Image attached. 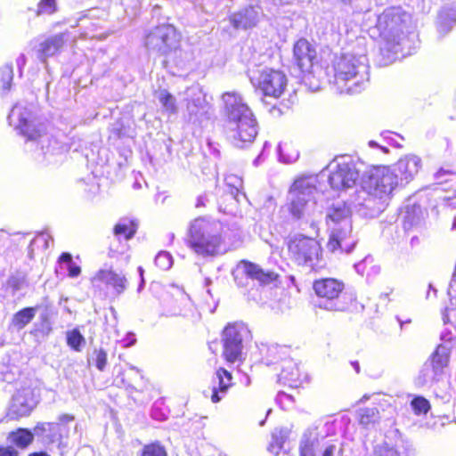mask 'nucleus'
<instances>
[{
    "mask_svg": "<svg viewBox=\"0 0 456 456\" xmlns=\"http://www.w3.org/2000/svg\"><path fill=\"white\" fill-rule=\"evenodd\" d=\"M223 99L225 137L239 148L252 143L257 135V122L252 110L237 93H224Z\"/></svg>",
    "mask_w": 456,
    "mask_h": 456,
    "instance_id": "nucleus-1",
    "label": "nucleus"
},
{
    "mask_svg": "<svg viewBox=\"0 0 456 456\" xmlns=\"http://www.w3.org/2000/svg\"><path fill=\"white\" fill-rule=\"evenodd\" d=\"M236 286L248 300H256L260 296L258 287H265L279 280L274 271L265 270L258 264L248 259L240 260L232 272Z\"/></svg>",
    "mask_w": 456,
    "mask_h": 456,
    "instance_id": "nucleus-2",
    "label": "nucleus"
},
{
    "mask_svg": "<svg viewBox=\"0 0 456 456\" xmlns=\"http://www.w3.org/2000/svg\"><path fill=\"white\" fill-rule=\"evenodd\" d=\"M187 236V246L200 256L216 255L224 242L221 224L205 217L193 219Z\"/></svg>",
    "mask_w": 456,
    "mask_h": 456,
    "instance_id": "nucleus-3",
    "label": "nucleus"
},
{
    "mask_svg": "<svg viewBox=\"0 0 456 456\" xmlns=\"http://www.w3.org/2000/svg\"><path fill=\"white\" fill-rule=\"evenodd\" d=\"M287 250L292 261L297 265L310 268L312 272L320 273L325 266L319 265L323 250L316 238L297 234L287 241Z\"/></svg>",
    "mask_w": 456,
    "mask_h": 456,
    "instance_id": "nucleus-4",
    "label": "nucleus"
},
{
    "mask_svg": "<svg viewBox=\"0 0 456 456\" xmlns=\"http://www.w3.org/2000/svg\"><path fill=\"white\" fill-rule=\"evenodd\" d=\"M398 185V176L388 167H373L363 180L362 188L373 201L385 202Z\"/></svg>",
    "mask_w": 456,
    "mask_h": 456,
    "instance_id": "nucleus-5",
    "label": "nucleus"
},
{
    "mask_svg": "<svg viewBox=\"0 0 456 456\" xmlns=\"http://www.w3.org/2000/svg\"><path fill=\"white\" fill-rule=\"evenodd\" d=\"M181 41L180 32L169 23L155 26L144 37V45L164 57L180 50Z\"/></svg>",
    "mask_w": 456,
    "mask_h": 456,
    "instance_id": "nucleus-6",
    "label": "nucleus"
},
{
    "mask_svg": "<svg viewBox=\"0 0 456 456\" xmlns=\"http://www.w3.org/2000/svg\"><path fill=\"white\" fill-rule=\"evenodd\" d=\"M312 288L322 307L330 311H346L347 307L341 304V299L346 296V285L342 280L319 278L313 281Z\"/></svg>",
    "mask_w": 456,
    "mask_h": 456,
    "instance_id": "nucleus-7",
    "label": "nucleus"
},
{
    "mask_svg": "<svg viewBox=\"0 0 456 456\" xmlns=\"http://www.w3.org/2000/svg\"><path fill=\"white\" fill-rule=\"evenodd\" d=\"M315 191L316 186L311 175H301L294 180L289 190L292 200L287 205L292 220H299L304 217L307 203L314 200Z\"/></svg>",
    "mask_w": 456,
    "mask_h": 456,
    "instance_id": "nucleus-8",
    "label": "nucleus"
},
{
    "mask_svg": "<svg viewBox=\"0 0 456 456\" xmlns=\"http://www.w3.org/2000/svg\"><path fill=\"white\" fill-rule=\"evenodd\" d=\"M327 75L332 78V83L340 93H350L348 85L357 76V67L353 56L335 54L331 62L327 66Z\"/></svg>",
    "mask_w": 456,
    "mask_h": 456,
    "instance_id": "nucleus-9",
    "label": "nucleus"
},
{
    "mask_svg": "<svg viewBox=\"0 0 456 456\" xmlns=\"http://www.w3.org/2000/svg\"><path fill=\"white\" fill-rule=\"evenodd\" d=\"M8 123L28 141H37L44 134L39 125L36 124V115L27 106L15 103L9 115Z\"/></svg>",
    "mask_w": 456,
    "mask_h": 456,
    "instance_id": "nucleus-10",
    "label": "nucleus"
},
{
    "mask_svg": "<svg viewBox=\"0 0 456 456\" xmlns=\"http://www.w3.org/2000/svg\"><path fill=\"white\" fill-rule=\"evenodd\" d=\"M376 27L387 40L400 39L407 30L406 13L397 7L387 8L378 16Z\"/></svg>",
    "mask_w": 456,
    "mask_h": 456,
    "instance_id": "nucleus-11",
    "label": "nucleus"
},
{
    "mask_svg": "<svg viewBox=\"0 0 456 456\" xmlns=\"http://www.w3.org/2000/svg\"><path fill=\"white\" fill-rule=\"evenodd\" d=\"M243 327L229 323L222 331V356L229 364L243 361Z\"/></svg>",
    "mask_w": 456,
    "mask_h": 456,
    "instance_id": "nucleus-12",
    "label": "nucleus"
},
{
    "mask_svg": "<svg viewBox=\"0 0 456 456\" xmlns=\"http://www.w3.org/2000/svg\"><path fill=\"white\" fill-rule=\"evenodd\" d=\"M250 79L264 95L273 98L280 97L287 86L286 75L281 70L270 68L262 69L258 77Z\"/></svg>",
    "mask_w": 456,
    "mask_h": 456,
    "instance_id": "nucleus-13",
    "label": "nucleus"
},
{
    "mask_svg": "<svg viewBox=\"0 0 456 456\" xmlns=\"http://www.w3.org/2000/svg\"><path fill=\"white\" fill-rule=\"evenodd\" d=\"M294 64L303 75L314 72L318 64V53L315 47L305 38L297 40L293 45Z\"/></svg>",
    "mask_w": 456,
    "mask_h": 456,
    "instance_id": "nucleus-14",
    "label": "nucleus"
},
{
    "mask_svg": "<svg viewBox=\"0 0 456 456\" xmlns=\"http://www.w3.org/2000/svg\"><path fill=\"white\" fill-rule=\"evenodd\" d=\"M359 174L350 162H338L329 175V183L336 191L352 188L357 182Z\"/></svg>",
    "mask_w": 456,
    "mask_h": 456,
    "instance_id": "nucleus-15",
    "label": "nucleus"
},
{
    "mask_svg": "<svg viewBox=\"0 0 456 456\" xmlns=\"http://www.w3.org/2000/svg\"><path fill=\"white\" fill-rule=\"evenodd\" d=\"M320 438L316 430H308L303 435L299 444L300 456H335L336 444H324L320 449Z\"/></svg>",
    "mask_w": 456,
    "mask_h": 456,
    "instance_id": "nucleus-16",
    "label": "nucleus"
},
{
    "mask_svg": "<svg viewBox=\"0 0 456 456\" xmlns=\"http://www.w3.org/2000/svg\"><path fill=\"white\" fill-rule=\"evenodd\" d=\"M94 289H101L102 285L112 288L115 294H122L127 287V281L125 275L117 273L112 268L100 269L90 279Z\"/></svg>",
    "mask_w": 456,
    "mask_h": 456,
    "instance_id": "nucleus-17",
    "label": "nucleus"
},
{
    "mask_svg": "<svg viewBox=\"0 0 456 456\" xmlns=\"http://www.w3.org/2000/svg\"><path fill=\"white\" fill-rule=\"evenodd\" d=\"M65 45V34L59 33L45 38L37 49V57L45 61L61 51Z\"/></svg>",
    "mask_w": 456,
    "mask_h": 456,
    "instance_id": "nucleus-18",
    "label": "nucleus"
},
{
    "mask_svg": "<svg viewBox=\"0 0 456 456\" xmlns=\"http://www.w3.org/2000/svg\"><path fill=\"white\" fill-rule=\"evenodd\" d=\"M280 379L284 386H288L291 388L304 387L305 384L310 382L308 374L296 364L282 369L280 374Z\"/></svg>",
    "mask_w": 456,
    "mask_h": 456,
    "instance_id": "nucleus-19",
    "label": "nucleus"
},
{
    "mask_svg": "<svg viewBox=\"0 0 456 456\" xmlns=\"http://www.w3.org/2000/svg\"><path fill=\"white\" fill-rule=\"evenodd\" d=\"M218 380V386L213 387L210 396L211 402L217 403L222 400V396L227 393L228 389L233 386L232 375L226 369L220 367L216 371Z\"/></svg>",
    "mask_w": 456,
    "mask_h": 456,
    "instance_id": "nucleus-20",
    "label": "nucleus"
},
{
    "mask_svg": "<svg viewBox=\"0 0 456 456\" xmlns=\"http://www.w3.org/2000/svg\"><path fill=\"white\" fill-rule=\"evenodd\" d=\"M229 20L233 28L237 29H247L252 28L256 26L257 22L256 12L251 6L232 13Z\"/></svg>",
    "mask_w": 456,
    "mask_h": 456,
    "instance_id": "nucleus-21",
    "label": "nucleus"
},
{
    "mask_svg": "<svg viewBox=\"0 0 456 456\" xmlns=\"http://www.w3.org/2000/svg\"><path fill=\"white\" fill-rule=\"evenodd\" d=\"M34 431L37 436H42L47 444H54L62 440L61 426L55 422H39L35 426Z\"/></svg>",
    "mask_w": 456,
    "mask_h": 456,
    "instance_id": "nucleus-22",
    "label": "nucleus"
},
{
    "mask_svg": "<svg viewBox=\"0 0 456 456\" xmlns=\"http://www.w3.org/2000/svg\"><path fill=\"white\" fill-rule=\"evenodd\" d=\"M450 361L449 350L439 345L429 357L431 369L436 376L440 375L448 366Z\"/></svg>",
    "mask_w": 456,
    "mask_h": 456,
    "instance_id": "nucleus-23",
    "label": "nucleus"
},
{
    "mask_svg": "<svg viewBox=\"0 0 456 456\" xmlns=\"http://www.w3.org/2000/svg\"><path fill=\"white\" fill-rule=\"evenodd\" d=\"M138 225L135 219L122 218L113 226V234L118 239L130 240L136 234Z\"/></svg>",
    "mask_w": 456,
    "mask_h": 456,
    "instance_id": "nucleus-24",
    "label": "nucleus"
},
{
    "mask_svg": "<svg viewBox=\"0 0 456 456\" xmlns=\"http://www.w3.org/2000/svg\"><path fill=\"white\" fill-rule=\"evenodd\" d=\"M8 439L17 448L24 450L34 441V434L25 428H18L8 434Z\"/></svg>",
    "mask_w": 456,
    "mask_h": 456,
    "instance_id": "nucleus-25",
    "label": "nucleus"
},
{
    "mask_svg": "<svg viewBox=\"0 0 456 456\" xmlns=\"http://www.w3.org/2000/svg\"><path fill=\"white\" fill-rule=\"evenodd\" d=\"M37 310V306L21 308L12 315L10 325L17 330L24 329L35 318Z\"/></svg>",
    "mask_w": 456,
    "mask_h": 456,
    "instance_id": "nucleus-26",
    "label": "nucleus"
},
{
    "mask_svg": "<svg viewBox=\"0 0 456 456\" xmlns=\"http://www.w3.org/2000/svg\"><path fill=\"white\" fill-rule=\"evenodd\" d=\"M379 418V411L376 407H365L357 411V420L363 427L374 425Z\"/></svg>",
    "mask_w": 456,
    "mask_h": 456,
    "instance_id": "nucleus-27",
    "label": "nucleus"
},
{
    "mask_svg": "<svg viewBox=\"0 0 456 456\" xmlns=\"http://www.w3.org/2000/svg\"><path fill=\"white\" fill-rule=\"evenodd\" d=\"M286 440L287 436L282 430L273 432L267 447L268 452L274 456H279L283 450Z\"/></svg>",
    "mask_w": 456,
    "mask_h": 456,
    "instance_id": "nucleus-28",
    "label": "nucleus"
},
{
    "mask_svg": "<svg viewBox=\"0 0 456 456\" xmlns=\"http://www.w3.org/2000/svg\"><path fill=\"white\" fill-rule=\"evenodd\" d=\"M53 331L52 322L49 314H42L40 315V322L36 325L32 330L35 336L47 337Z\"/></svg>",
    "mask_w": 456,
    "mask_h": 456,
    "instance_id": "nucleus-29",
    "label": "nucleus"
},
{
    "mask_svg": "<svg viewBox=\"0 0 456 456\" xmlns=\"http://www.w3.org/2000/svg\"><path fill=\"white\" fill-rule=\"evenodd\" d=\"M66 341L72 350L79 352L85 344V338L77 329H73L67 332Z\"/></svg>",
    "mask_w": 456,
    "mask_h": 456,
    "instance_id": "nucleus-30",
    "label": "nucleus"
},
{
    "mask_svg": "<svg viewBox=\"0 0 456 456\" xmlns=\"http://www.w3.org/2000/svg\"><path fill=\"white\" fill-rule=\"evenodd\" d=\"M328 219L334 224L340 223L349 217V209L345 204L332 207L328 214Z\"/></svg>",
    "mask_w": 456,
    "mask_h": 456,
    "instance_id": "nucleus-31",
    "label": "nucleus"
},
{
    "mask_svg": "<svg viewBox=\"0 0 456 456\" xmlns=\"http://www.w3.org/2000/svg\"><path fill=\"white\" fill-rule=\"evenodd\" d=\"M141 456H167V453L160 443L153 442L142 447Z\"/></svg>",
    "mask_w": 456,
    "mask_h": 456,
    "instance_id": "nucleus-32",
    "label": "nucleus"
},
{
    "mask_svg": "<svg viewBox=\"0 0 456 456\" xmlns=\"http://www.w3.org/2000/svg\"><path fill=\"white\" fill-rule=\"evenodd\" d=\"M159 101L165 110L168 111L169 113H175L177 111L175 99L168 91H161L159 96Z\"/></svg>",
    "mask_w": 456,
    "mask_h": 456,
    "instance_id": "nucleus-33",
    "label": "nucleus"
},
{
    "mask_svg": "<svg viewBox=\"0 0 456 456\" xmlns=\"http://www.w3.org/2000/svg\"><path fill=\"white\" fill-rule=\"evenodd\" d=\"M411 408L416 415L427 414L431 406L428 399L423 396H415L411 402Z\"/></svg>",
    "mask_w": 456,
    "mask_h": 456,
    "instance_id": "nucleus-34",
    "label": "nucleus"
},
{
    "mask_svg": "<svg viewBox=\"0 0 456 456\" xmlns=\"http://www.w3.org/2000/svg\"><path fill=\"white\" fill-rule=\"evenodd\" d=\"M57 1L56 0H40L37 4L36 14L40 15H52L57 12Z\"/></svg>",
    "mask_w": 456,
    "mask_h": 456,
    "instance_id": "nucleus-35",
    "label": "nucleus"
},
{
    "mask_svg": "<svg viewBox=\"0 0 456 456\" xmlns=\"http://www.w3.org/2000/svg\"><path fill=\"white\" fill-rule=\"evenodd\" d=\"M154 263L159 269L168 270L173 265V257L168 252L160 251L157 254Z\"/></svg>",
    "mask_w": 456,
    "mask_h": 456,
    "instance_id": "nucleus-36",
    "label": "nucleus"
},
{
    "mask_svg": "<svg viewBox=\"0 0 456 456\" xmlns=\"http://www.w3.org/2000/svg\"><path fill=\"white\" fill-rule=\"evenodd\" d=\"M344 237H342L338 232H332L327 242V248L330 252L334 253L342 248V241Z\"/></svg>",
    "mask_w": 456,
    "mask_h": 456,
    "instance_id": "nucleus-37",
    "label": "nucleus"
},
{
    "mask_svg": "<svg viewBox=\"0 0 456 456\" xmlns=\"http://www.w3.org/2000/svg\"><path fill=\"white\" fill-rule=\"evenodd\" d=\"M186 108L189 113V118L196 117L200 110H203L204 106L200 102L194 99H188Z\"/></svg>",
    "mask_w": 456,
    "mask_h": 456,
    "instance_id": "nucleus-38",
    "label": "nucleus"
},
{
    "mask_svg": "<svg viewBox=\"0 0 456 456\" xmlns=\"http://www.w3.org/2000/svg\"><path fill=\"white\" fill-rule=\"evenodd\" d=\"M95 365L100 371H102L107 364V353L104 349L100 348L94 351Z\"/></svg>",
    "mask_w": 456,
    "mask_h": 456,
    "instance_id": "nucleus-39",
    "label": "nucleus"
},
{
    "mask_svg": "<svg viewBox=\"0 0 456 456\" xmlns=\"http://www.w3.org/2000/svg\"><path fill=\"white\" fill-rule=\"evenodd\" d=\"M12 70H4L0 77V88L3 91H9L12 87Z\"/></svg>",
    "mask_w": 456,
    "mask_h": 456,
    "instance_id": "nucleus-40",
    "label": "nucleus"
},
{
    "mask_svg": "<svg viewBox=\"0 0 456 456\" xmlns=\"http://www.w3.org/2000/svg\"><path fill=\"white\" fill-rule=\"evenodd\" d=\"M374 456H403L395 448L387 444L379 446L374 452Z\"/></svg>",
    "mask_w": 456,
    "mask_h": 456,
    "instance_id": "nucleus-41",
    "label": "nucleus"
},
{
    "mask_svg": "<svg viewBox=\"0 0 456 456\" xmlns=\"http://www.w3.org/2000/svg\"><path fill=\"white\" fill-rule=\"evenodd\" d=\"M0 456H20V452L13 445L0 444Z\"/></svg>",
    "mask_w": 456,
    "mask_h": 456,
    "instance_id": "nucleus-42",
    "label": "nucleus"
},
{
    "mask_svg": "<svg viewBox=\"0 0 456 456\" xmlns=\"http://www.w3.org/2000/svg\"><path fill=\"white\" fill-rule=\"evenodd\" d=\"M81 273V268L76 264H70L68 267V275L70 278H76Z\"/></svg>",
    "mask_w": 456,
    "mask_h": 456,
    "instance_id": "nucleus-43",
    "label": "nucleus"
},
{
    "mask_svg": "<svg viewBox=\"0 0 456 456\" xmlns=\"http://www.w3.org/2000/svg\"><path fill=\"white\" fill-rule=\"evenodd\" d=\"M229 194H231L237 202H240L246 198L245 193L239 189H232L229 191Z\"/></svg>",
    "mask_w": 456,
    "mask_h": 456,
    "instance_id": "nucleus-44",
    "label": "nucleus"
},
{
    "mask_svg": "<svg viewBox=\"0 0 456 456\" xmlns=\"http://www.w3.org/2000/svg\"><path fill=\"white\" fill-rule=\"evenodd\" d=\"M37 239H40L44 241V246L45 248H48V241L49 240H51V236L47 233H45V232H40L37 234V238L33 240H31L30 242V246L33 245V243L37 240Z\"/></svg>",
    "mask_w": 456,
    "mask_h": 456,
    "instance_id": "nucleus-45",
    "label": "nucleus"
},
{
    "mask_svg": "<svg viewBox=\"0 0 456 456\" xmlns=\"http://www.w3.org/2000/svg\"><path fill=\"white\" fill-rule=\"evenodd\" d=\"M59 263H68L69 265L72 263V256L69 252H63L61 253L58 257Z\"/></svg>",
    "mask_w": 456,
    "mask_h": 456,
    "instance_id": "nucleus-46",
    "label": "nucleus"
},
{
    "mask_svg": "<svg viewBox=\"0 0 456 456\" xmlns=\"http://www.w3.org/2000/svg\"><path fill=\"white\" fill-rule=\"evenodd\" d=\"M111 133L115 137L120 138L124 135L125 126L121 124L119 127L111 129Z\"/></svg>",
    "mask_w": 456,
    "mask_h": 456,
    "instance_id": "nucleus-47",
    "label": "nucleus"
},
{
    "mask_svg": "<svg viewBox=\"0 0 456 456\" xmlns=\"http://www.w3.org/2000/svg\"><path fill=\"white\" fill-rule=\"evenodd\" d=\"M206 198L204 196H200L196 200L195 206L197 208H201L205 206Z\"/></svg>",
    "mask_w": 456,
    "mask_h": 456,
    "instance_id": "nucleus-48",
    "label": "nucleus"
},
{
    "mask_svg": "<svg viewBox=\"0 0 456 456\" xmlns=\"http://www.w3.org/2000/svg\"><path fill=\"white\" fill-rule=\"evenodd\" d=\"M28 456H51L46 452L39 451V452H30Z\"/></svg>",
    "mask_w": 456,
    "mask_h": 456,
    "instance_id": "nucleus-49",
    "label": "nucleus"
},
{
    "mask_svg": "<svg viewBox=\"0 0 456 456\" xmlns=\"http://www.w3.org/2000/svg\"><path fill=\"white\" fill-rule=\"evenodd\" d=\"M351 365L353 366L356 373L360 372V364L357 361L351 362Z\"/></svg>",
    "mask_w": 456,
    "mask_h": 456,
    "instance_id": "nucleus-50",
    "label": "nucleus"
},
{
    "mask_svg": "<svg viewBox=\"0 0 456 456\" xmlns=\"http://www.w3.org/2000/svg\"><path fill=\"white\" fill-rule=\"evenodd\" d=\"M455 420H456V417H455Z\"/></svg>",
    "mask_w": 456,
    "mask_h": 456,
    "instance_id": "nucleus-51",
    "label": "nucleus"
}]
</instances>
